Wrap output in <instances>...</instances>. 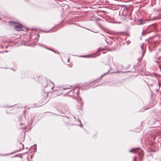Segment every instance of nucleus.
Masks as SVG:
<instances>
[{"instance_id":"obj_13","label":"nucleus","mask_w":161,"mask_h":161,"mask_svg":"<svg viewBox=\"0 0 161 161\" xmlns=\"http://www.w3.org/2000/svg\"><path fill=\"white\" fill-rule=\"evenodd\" d=\"M79 92H76V95H77V96H78V94H79Z\"/></svg>"},{"instance_id":"obj_9","label":"nucleus","mask_w":161,"mask_h":161,"mask_svg":"<svg viewBox=\"0 0 161 161\" xmlns=\"http://www.w3.org/2000/svg\"><path fill=\"white\" fill-rule=\"evenodd\" d=\"M34 147H35V149H34L33 151H36V145L35 144L34 145Z\"/></svg>"},{"instance_id":"obj_6","label":"nucleus","mask_w":161,"mask_h":161,"mask_svg":"<svg viewBox=\"0 0 161 161\" xmlns=\"http://www.w3.org/2000/svg\"><path fill=\"white\" fill-rule=\"evenodd\" d=\"M71 89V90L70 91H69L68 92H69L70 91H71V90L73 89V86H69V87H65L63 88L64 90H65L67 89Z\"/></svg>"},{"instance_id":"obj_23","label":"nucleus","mask_w":161,"mask_h":161,"mask_svg":"<svg viewBox=\"0 0 161 161\" xmlns=\"http://www.w3.org/2000/svg\"><path fill=\"white\" fill-rule=\"evenodd\" d=\"M68 61L69 60V59H68Z\"/></svg>"},{"instance_id":"obj_20","label":"nucleus","mask_w":161,"mask_h":161,"mask_svg":"<svg viewBox=\"0 0 161 161\" xmlns=\"http://www.w3.org/2000/svg\"><path fill=\"white\" fill-rule=\"evenodd\" d=\"M80 127H82V125H80Z\"/></svg>"},{"instance_id":"obj_7","label":"nucleus","mask_w":161,"mask_h":161,"mask_svg":"<svg viewBox=\"0 0 161 161\" xmlns=\"http://www.w3.org/2000/svg\"><path fill=\"white\" fill-rule=\"evenodd\" d=\"M80 103H79L80 104V105H79L78 107H77V108H78V109H81V107H82V105H83V103L81 101V99H80Z\"/></svg>"},{"instance_id":"obj_2","label":"nucleus","mask_w":161,"mask_h":161,"mask_svg":"<svg viewBox=\"0 0 161 161\" xmlns=\"http://www.w3.org/2000/svg\"><path fill=\"white\" fill-rule=\"evenodd\" d=\"M20 145L21 146H20V147L19 149L18 150H15L14 152H13V153H11V154H13L15 153L19 152L20 151L21 149H22L24 148V145L23 144H22L21 143H20Z\"/></svg>"},{"instance_id":"obj_24","label":"nucleus","mask_w":161,"mask_h":161,"mask_svg":"<svg viewBox=\"0 0 161 161\" xmlns=\"http://www.w3.org/2000/svg\"><path fill=\"white\" fill-rule=\"evenodd\" d=\"M159 62H158L157 63H159Z\"/></svg>"},{"instance_id":"obj_5","label":"nucleus","mask_w":161,"mask_h":161,"mask_svg":"<svg viewBox=\"0 0 161 161\" xmlns=\"http://www.w3.org/2000/svg\"><path fill=\"white\" fill-rule=\"evenodd\" d=\"M48 84V82H47V81L45 80L42 83V85L44 87H46L47 86V85Z\"/></svg>"},{"instance_id":"obj_14","label":"nucleus","mask_w":161,"mask_h":161,"mask_svg":"<svg viewBox=\"0 0 161 161\" xmlns=\"http://www.w3.org/2000/svg\"><path fill=\"white\" fill-rule=\"evenodd\" d=\"M119 71H117V72H114L113 73H119Z\"/></svg>"},{"instance_id":"obj_19","label":"nucleus","mask_w":161,"mask_h":161,"mask_svg":"<svg viewBox=\"0 0 161 161\" xmlns=\"http://www.w3.org/2000/svg\"><path fill=\"white\" fill-rule=\"evenodd\" d=\"M20 125H24V124H20Z\"/></svg>"},{"instance_id":"obj_17","label":"nucleus","mask_w":161,"mask_h":161,"mask_svg":"<svg viewBox=\"0 0 161 161\" xmlns=\"http://www.w3.org/2000/svg\"><path fill=\"white\" fill-rule=\"evenodd\" d=\"M143 24V23H140V24H139V25H142Z\"/></svg>"},{"instance_id":"obj_18","label":"nucleus","mask_w":161,"mask_h":161,"mask_svg":"<svg viewBox=\"0 0 161 161\" xmlns=\"http://www.w3.org/2000/svg\"><path fill=\"white\" fill-rule=\"evenodd\" d=\"M17 156V155H16L14 156L13 157H16Z\"/></svg>"},{"instance_id":"obj_16","label":"nucleus","mask_w":161,"mask_h":161,"mask_svg":"<svg viewBox=\"0 0 161 161\" xmlns=\"http://www.w3.org/2000/svg\"><path fill=\"white\" fill-rule=\"evenodd\" d=\"M78 121H79V122L80 123V124H81V121H80V120L79 119Z\"/></svg>"},{"instance_id":"obj_3","label":"nucleus","mask_w":161,"mask_h":161,"mask_svg":"<svg viewBox=\"0 0 161 161\" xmlns=\"http://www.w3.org/2000/svg\"><path fill=\"white\" fill-rule=\"evenodd\" d=\"M64 63L69 67L72 66V64L71 61H64Z\"/></svg>"},{"instance_id":"obj_22","label":"nucleus","mask_w":161,"mask_h":161,"mask_svg":"<svg viewBox=\"0 0 161 161\" xmlns=\"http://www.w3.org/2000/svg\"><path fill=\"white\" fill-rule=\"evenodd\" d=\"M72 96H75V95H72Z\"/></svg>"},{"instance_id":"obj_21","label":"nucleus","mask_w":161,"mask_h":161,"mask_svg":"<svg viewBox=\"0 0 161 161\" xmlns=\"http://www.w3.org/2000/svg\"><path fill=\"white\" fill-rule=\"evenodd\" d=\"M80 57H85V56H81Z\"/></svg>"},{"instance_id":"obj_10","label":"nucleus","mask_w":161,"mask_h":161,"mask_svg":"<svg viewBox=\"0 0 161 161\" xmlns=\"http://www.w3.org/2000/svg\"><path fill=\"white\" fill-rule=\"evenodd\" d=\"M146 33L145 31H143L142 33V34L143 36H144L146 35Z\"/></svg>"},{"instance_id":"obj_1","label":"nucleus","mask_w":161,"mask_h":161,"mask_svg":"<svg viewBox=\"0 0 161 161\" xmlns=\"http://www.w3.org/2000/svg\"><path fill=\"white\" fill-rule=\"evenodd\" d=\"M9 25L11 26L14 25V28L17 31H20L22 30L23 26L20 24L16 23L13 21H10L9 22Z\"/></svg>"},{"instance_id":"obj_4","label":"nucleus","mask_w":161,"mask_h":161,"mask_svg":"<svg viewBox=\"0 0 161 161\" xmlns=\"http://www.w3.org/2000/svg\"><path fill=\"white\" fill-rule=\"evenodd\" d=\"M51 85H49L48 88H51L53 91V88L54 87V84L53 83L50 82Z\"/></svg>"},{"instance_id":"obj_8","label":"nucleus","mask_w":161,"mask_h":161,"mask_svg":"<svg viewBox=\"0 0 161 161\" xmlns=\"http://www.w3.org/2000/svg\"><path fill=\"white\" fill-rule=\"evenodd\" d=\"M109 72V70L108 72H107L106 73H105L103 75H102L101 77V78H102L103 76H104V75H105L106 74H108V72Z\"/></svg>"},{"instance_id":"obj_15","label":"nucleus","mask_w":161,"mask_h":161,"mask_svg":"<svg viewBox=\"0 0 161 161\" xmlns=\"http://www.w3.org/2000/svg\"><path fill=\"white\" fill-rule=\"evenodd\" d=\"M136 159V158L135 157L134 158V161H135Z\"/></svg>"},{"instance_id":"obj_11","label":"nucleus","mask_w":161,"mask_h":161,"mask_svg":"<svg viewBox=\"0 0 161 161\" xmlns=\"http://www.w3.org/2000/svg\"><path fill=\"white\" fill-rule=\"evenodd\" d=\"M136 150V149H132V150H130V152H133V151H134V152H136L135 150Z\"/></svg>"},{"instance_id":"obj_12","label":"nucleus","mask_w":161,"mask_h":161,"mask_svg":"<svg viewBox=\"0 0 161 161\" xmlns=\"http://www.w3.org/2000/svg\"><path fill=\"white\" fill-rule=\"evenodd\" d=\"M26 127L25 126L20 128V129H26Z\"/></svg>"}]
</instances>
